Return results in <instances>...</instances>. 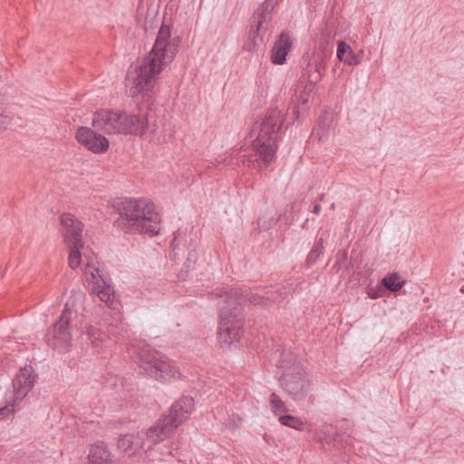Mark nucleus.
Segmentation results:
<instances>
[{
    "instance_id": "obj_1",
    "label": "nucleus",
    "mask_w": 464,
    "mask_h": 464,
    "mask_svg": "<svg viewBox=\"0 0 464 464\" xmlns=\"http://www.w3.org/2000/svg\"><path fill=\"white\" fill-rule=\"evenodd\" d=\"M179 44V39L171 37L170 27L162 24L148 56L128 71L125 85L130 96L148 95L152 92L158 76L175 58Z\"/></svg>"
},
{
    "instance_id": "obj_2",
    "label": "nucleus",
    "mask_w": 464,
    "mask_h": 464,
    "mask_svg": "<svg viewBox=\"0 0 464 464\" xmlns=\"http://www.w3.org/2000/svg\"><path fill=\"white\" fill-rule=\"evenodd\" d=\"M118 218L116 226L127 233L159 234L161 217L155 204L146 198H125L114 206Z\"/></svg>"
},
{
    "instance_id": "obj_3",
    "label": "nucleus",
    "mask_w": 464,
    "mask_h": 464,
    "mask_svg": "<svg viewBox=\"0 0 464 464\" xmlns=\"http://www.w3.org/2000/svg\"><path fill=\"white\" fill-rule=\"evenodd\" d=\"M215 295L220 298L218 340L222 347L239 342L243 334V317L239 307L246 301L241 290L230 287L217 289Z\"/></svg>"
},
{
    "instance_id": "obj_4",
    "label": "nucleus",
    "mask_w": 464,
    "mask_h": 464,
    "mask_svg": "<svg viewBox=\"0 0 464 464\" xmlns=\"http://www.w3.org/2000/svg\"><path fill=\"white\" fill-rule=\"evenodd\" d=\"M92 126L108 134L142 135L148 129V120L145 114L102 110L94 114Z\"/></svg>"
},
{
    "instance_id": "obj_5",
    "label": "nucleus",
    "mask_w": 464,
    "mask_h": 464,
    "mask_svg": "<svg viewBox=\"0 0 464 464\" xmlns=\"http://www.w3.org/2000/svg\"><path fill=\"white\" fill-rule=\"evenodd\" d=\"M285 121L284 113L277 110H270L258 125V134L253 141L256 154L248 156L250 162L257 160L256 155L267 166L274 162L277 150L278 131Z\"/></svg>"
},
{
    "instance_id": "obj_6",
    "label": "nucleus",
    "mask_w": 464,
    "mask_h": 464,
    "mask_svg": "<svg viewBox=\"0 0 464 464\" xmlns=\"http://www.w3.org/2000/svg\"><path fill=\"white\" fill-rule=\"evenodd\" d=\"M129 352L145 374L158 377L179 374L175 362L160 354L145 340L134 339L130 343Z\"/></svg>"
},
{
    "instance_id": "obj_7",
    "label": "nucleus",
    "mask_w": 464,
    "mask_h": 464,
    "mask_svg": "<svg viewBox=\"0 0 464 464\" xmlns=\"http://www.w3.org/2000/svg\"><path fill=\"white\" fill-rule=\"evenodd\" d=\"M83 256L85 261L82 263V271L89 283L91 295L97 297L108 308L119 311L121 302L116 296L113 286L103 278L100 269L96 266V256L90 249H85Z\"/></svg>"
},
{
    "instance_id": "obj_8",
    "label": "nucleus",
    "mask_w": 464,
    "mask_h": 464,
    "mask_svg": "<svg viewBox=\"0 0 464 464\" xmlns=\"http://www.w3.org/2000/svg\"><path fill=\"white\" fill-rule=\"evenodd\" d=\"M60 225L64 243L69 248V266L72 269H76L85 261L84 257L82 258L83 254L81 252V249H83V224L74 215L63 213L60 217Z\"/></svg>"
},
{
    "instance_id": "obj_9",
    "label": "nucleus",
    "mask_w": 464,
    "mask_h": 464,
    "mask_svg": "<svg viewBox=\"0 0 464 464\" xmlns=\"http://www.w3.org/2000/svg\"><path fill=\"white\" fill-rule=\"evenodd\" d=\"M75 138L81 145L95 154L104 153L110 147V142L105 136L89 127H80Z\"/></svg>"
},
{
    "instance_id": "obj_10",
    "label": "nucleus",
    "mask_w": 464,
    "mask_h": 464,
    "mask_svg": "<svg viewBox=\"0 0 464 464\" xmlns=\"http://www.w3.org/2000/svg\"><path fill=\"white\" fill-rule=\"evenodd\" d=\"M194 410V400L192 397L183 396L176 401L169 414L163 415L164 421L175 425V430L181 425L192 413Z\"/></svg>"
},
{
    "instance_id": "obj_11",
    "label": "nucleus",
    "mask_w": 464,
    "mask_h": 464,
    "mask_svg": "<svg viewBox=\"0 0 464 464\" xmlns=\"http://www.w3.org/2000/svg\"><path fill=\"white\" fill-rule=\"evenodd\" d=\"M73 315H76V310L73 308V304L66 303L60 315V352L62 350L67 351L72 340V334L69 331L70 322L72 320Z\"/></svg>"
},
{
    "instance_id": "obj_12",
    "label": "nucleus",
    "mask_w": 464,
    "mask_h": 464,
    "mask_svg": "<svg viewBox=\"0 0 464 464\" xmlns=\"http://www.w3.org/2000/svg\"><path fill=\"white\" fill-rule=\"evenodd\" d=\"M293 42L287 33H282L279 38L274 44L271 52V61L275 64H284L286 61V56L291 51Z\"/></svg>"
},
{
    "instance_id": "obj_13",
    "label": "nucleus",
    "mask_w": 464,
    "mask_h": 464,
    "mask_svg": "<svg viewBox=\"0 0 464 464\" xmlns=\"http://www.w3.org/2000/svg\"><path fill=\"white\" fill-rule=\"evenodd\" d=\"M174 430L175 425H171L169 422L164 421V419L161 417L148 430L147 438L151 443L157 444L170 436Z\"/></svg>"
},
{
    "instance_id": "obj_14",
    "label": "nucleus",
    "mask_w": 464,
    "mask_h": 464,
    "mask_svg": "<svg viewBox=\"0 0 464 464\" xmlns=\"http://www.w3.org/2000/svg\"><path fill=\"white\" fill-rule=\"evenodd\" d=\"M89 464H112V454L103 441L92 444L88 454Z\"/></svg>"
},
{
    "instance_id": "obj_15",
    "label": "nucleus",
    "mask_w": 464,
    "mask_h": 464,
    "mask_svg": "<svg viewBox=\"0 0 464 464\" xmlns=\"http://www.w3.org/2000/svg\"><path fill=\"white\" fill-rule=\"evenodd\" d=\"M282 386L295 398H302L310 389L309 379H283Z\"/></svg>"
},
{
    "instance_id": "obj_16",
    "label": "nucleus",
    "mask_w": 464,
    "mask_h": 464,
    "mask_svg": "<svg viewBox=\"0 0 464 464\" xmlns=\"http://www.w3.org/2000/svg\"><path fill=\"white\" fill-rule=\"evenodd\" d=\"M336 55L341 62L347 65H357L362 59V52L355 53L345 42L338 43Z\"/></svg>"
},
{
    "instance_id": "obj_17",
    "label": "nucleus",
    "mask_w": 464,
    "mask_h": 464,
    "mask_svg": "<svg viewBox=\"0 0 464 464\" xmlns=\"http://www.w3.org/2000/svg\"><path fill=\"white\" fill-rule=\"evenodd\" d=\"M33 387L31 379H14L13 391L8 395V400L16 404L22 401Z\"/></svg>"
},
{
    "instance_id": "obj_18",
    "label": "nucleus",
    "mask_w": 464,
    "mask_h": 464,
    "mask_svg": "<svg viewBox=\"0 0 464 464\" xmlns=\"http://www.w3.org/2000/svg\"><path fill=\"white\" fill-rule=\"evenodd\" d=\"M85 334L92 348L100 351L106 346L108 336L100 328L95 325H88Z\"/></svg>"
},
{
    "instance_id": "obj_19",
    "label": "nucleus",
    "mask_w": 464,
    "mask_h": 464,
    "mask_svg": "<svg viewBox=\"0 0 464 464\" xmlns=\"http://www.w3.org/2000/svg\"><path fill=\"white\" fill-rule=\"evenodd\" d=\"M299 92V94H296V105H295V111L299 114L301 107L302 106H307L310 102L314 90V86L312 85H304V86H298L295 90V92Z\"/></svg>"
},
{
    "instance_id": "obj_20",
    "label": "nucleus",
    "mask_w": 464,
    "mask_h": 464,
    "mask_svg": "<svg viewBox=\"0 0 464 464\" xmlns=\"http://www.w3.org/2000/svg\"><path fill=\"white\" fill-rule=\"evenodd\" d=\"M321 62H314V63H309L306 70V79L308 83L306 85L315 86V84L321 80Z\"/></svg>"
},
{
    "instance_id": "obj_21",
    "label": "nucleus",
    "mask_w": 464,
    "mask_h": 464,
    "mask_svg": "<svg viewBox=\"0 0 464 464\" xmlns=\"http://www.w3.org/2000/svg\"><path fill=\"white\" fill-rule=\"evenodd\" d=\"M136 439L134 434L121 435L118 440V448L121 451L132 455L135 452L134 445L137 444Z\"/></svg>"
},
{
    "instance_id": "obj_22",
    "label": "nucleus",
    "mask_w": 464,
    "mask_h": 464,
    "mask_svg": "<svg viewBox=\"0 0 464 464\" xmlns=\"http://www.w3.org/2000/svg\"><path fill=\"white\" fill-rule=\"evenodd\" d=\"M272 19L271 10L269 5L265 3L262 12L258 14V21L256 31L254 32L255 37L259 35V32L267 29V24Z\"/></svg>"
},
{
    "instance_id": "obj_23",
    "label": "nucleus",
    "mask_w": 464,
    "mask_h": 464,
    "mask_svg": "<svg viewBox=\"0 0 464 464\" xmlns=\"http://www.w3.org/2000/svg\"><path fill=\"white\" fill-rule=\"evenodd\" d=\"M382 283L392 292H397L404 285V281H400V276L396 273L390 274L383 277Z\"/></svg>"
},
{
    "instance_id": "obj_24",
    "label": "nucleus",
    "mask_w": 464,
    "mask_h": 464,
    "mask_svg": "<svg viewBox=\"0 0 464 464\" xmlns=\"http://www.w3.org/2000/svg\"><path fill=\"white\" fill-rule=\"evenodd\" d=\"M279 421L282 425L293 428L296 430H303L305 426V422L303 420L292 415H281L279 416Z\"/></svg>"
},
{
    "instance_id": "obj_25",
    "label": "nucleus",
    "mask_w": 464,
    "mask_h": 464,
    "mask_svg": "<svg viewBox=\"0 0 464 464\" xmlns=\"http://www.w3.org/2000/svg\"><path fill=\"white\" fill-rule=\"evenodd\" d=\"M281 367L284 369V374L288 377H293L295 375H302L304 374V370L303 366L298 362H282Z\"/></svg>"
},
{
    "instance_id": "obj_26",
    "label": "nucleus",
    "mask_w": 464,
    "mask_h": 464,
    "mask_svg": "<svg viewBox=\"0 0 464 464\" xmlns=\"http://www.w3.org/2000/svg\"><path fill=\"white\" fill-rule=\"evenodd\" d=\"M269 402L271 406V411L276 416H281L282 413H285L288 411V408L286 407L285 403L275 392L271 393Z\"/></svg>"
},
{
    "instance_id": "obj_27",
    "label": "nucleus",
    "mask_w": 464,
    "mask_h": 464,
    "mask_svg": "<svg viewBox=\"0 0 464 464\" xmlns=\"http://www.w3.org/2000/svg\"><path fill=\"white\" fill-rule=\"evenodd\" d=\"M7 401L8 403L5 407L0 408V421L10 418L17 411V404L8 399Z\"/></svg>"
},
{
    "instance_id": "obj_28",
    "label": "nucleus",
    "mask_w": 464,
    "mask_h": 464,
    "mask_svg": "<svg viewBox=\"0 0 464 464\" xmlns=\"http://www.w3.org/2000/svg\"><path fill=\"white\" fill-rule=\"evenodd\" d=\"M324 249V240L323 238H319L313 246L312 250L308 255V259L311 262H315L317 258L320 256Z\"/></svg>"
},
{
    "instance_id": "obj_29",
    "label": "nucleus",
    "mask_w": 464,
    "mask_h": 464,
    "mask_svg": "<svg viewBox=\"0 0 464 464\" xmlns=\"http://www.w3.org/2000/svg\"><path fill=\"white\" fill-rule=\"evenodd\" d=\"M45 342L48 346L52 347L53 349H56L58 346L56 323L53 324V329L48 331V333L45 334Z\"/></svg>"
},
{
    "instance_id": "obj_30",
    "label": "nucleus",
    "mask_w": 464,
    "mask_h": 464,
    "mask_svg": "<svg viewBox=\"0 0 464 464\" xmlns=\"http://www.w3.org/2000/svg\"><path fill=\"white\" fill-rule=\"evenodd\" d=\"M12 124V119L9 117V115L0 113V130H5Z\"/></svg>"
},
{
    "instance_id": "obj_31",
    "label": "nucleus",
    "mask_w": 464,
    "mask_h": 464,
    "mask_svg": "<svg viewBox=\"0 0 464 464\" xmlns=\"http://www.w3.org/2000/svg\"><path fill=\"white\" fill-rule=\"evenodd\" d=\"M33 373V367L31 365H25L24 368H21L19 374L15 375V377H32Z\"/></svg>"
},
{
    "instance_id": "obj_32",
    "label": "nucleus",
    "mask_w": 464,
    "mask_h": 464,
    "mask_svg": "<svg viewBox=\"0 0 464 464\" xmlns=\"http://www.w3.org/2000/svg\"><path fill=\"white\" fill-rule=\"evenodd\" d=\"M321 211V205L320 204H315L314 206V208H313V212L316 215H318Z\"/></svg>"
},
{
    "instance_id": "obj_33",
    "label": "nucleus",
    "mask_w": 464,
    "mask_h": 464,
    "mask_svg": "<svg viewBox=\"0 0 464 464\" xmlns=\"http://www.w3.org/2000/svg\"><path fill=\"white\" fill-rule=\"evenodd\" d=\"M249 301L255 304L256 303V299L254 296L250 297Z\"/></svg>"
}]
</instances>
